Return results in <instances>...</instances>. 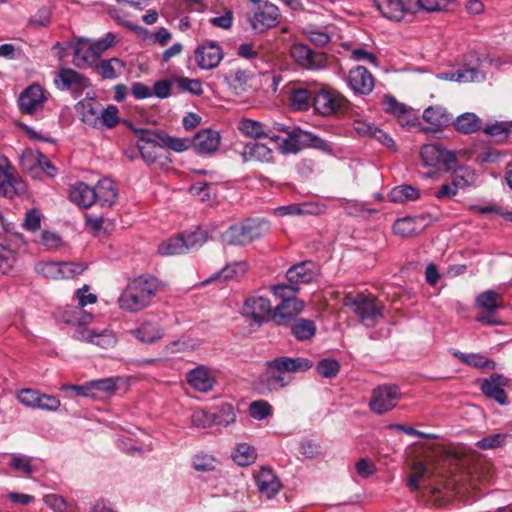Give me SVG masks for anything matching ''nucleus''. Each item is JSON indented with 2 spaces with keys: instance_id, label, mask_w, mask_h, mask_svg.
Here are the masks:
<instances>
[{
  "instance_id": "27",
  "label": "nucleus",
  "mask_w": 512,
  "mask_h": 512,
  "mask_svg": "<svg viewBox=\"0 0 512 512\" xmlns=\"http://www.w3.org/2000/svg\"><path fill=\"white\" fill-rule=\"evenodd\" d=\"M423 119L436 128L447 127L453 122V115L440 105L430 106L423 112Z\"/></svg>"
},
{
  "instance_id": "15",
  "label": "nucleus",
  "mask_w": 512,
  "mask_h": 512,
  "mask_svg": "<svg viewBox=\"0 0 512 512\" xmlns=\"http://www.w3.org/2000/svg\"><path fill=\"white\" fill-rule=\"evenodd\" d=\"M73 338L81 342L92 343L102 349H110L117 344L116 335L109 329L96 331L94 329L81 327L76 330Z\"/></svg>"
},
{
  "instance_id": "7",
  "label": "nucleus",
  "mask_w": 512,
  "mask_h": 512,
  "mask_svg": "<svg viewBox=\"0 0 512 512\" xmlns=\"http://www.w3.org/2000/svg\"><path fill=\"white\" fill-rule=\"evenodd\" d=\"M290 57L302 69L321 70L328 65V56L322 51L312 50L302 43H294L289 50Z\"/></svg>"
},
{
  "instance_id": "50",
  "label": "nucleus",
  "mask_w": 512,
  "mask_h": 512,
  "mask_svg": "<svg viewBox=\"0 0 512 512\" xmlns=\"http://www.w3.org/2000/svg\"><path fill=\"white\" fill-rule=\"evenodd\" d=\"M207 240V233L204 230H196L194 232L183 234V241L185 242L186 252L198 249Z\"/></svg>"
},
{
  "instance_id": "16",
  "label": "nucleus",
  "mask_w": 512,
  "mask_h": 512,
  "mask_svg": "<svg viewBox=\"0 0 512 512\" xmlns=\"http://www.w3.org/2000/svg\"><path fill=\"white\" fill-rule=\"evenodd\" d=\"M194 54L198 67L204 70L216 68L223 59V51L215 42H205L199 45Z\"/></svg>"
},
{
  "instance_id": "33",
  "label": "nucleus",
  "mask_w": 512,
  "mask_h": 512,
  "mask_svg": "<svg viewBox=\"0 0 512 512\" xmlns=\"http://www.w3.org/2000/svg\"><path fill=\"white\" fill-rule=\"evenodd\" d=\"M475 305L488 312H493L504 306L503 296L494 290H486L476 297Z\"/></svg>"
},
{
  "instance_id": "14",
  "label": "nucleus",
  "mask_w": 512,
  "mask_h": 512,
  "mask_svg": "<svg viewBox=\"0 0 512 512\" xmlns=\"http://www.w3.org/2000/svg\"><path fill=\"white\" fill-rule=\"evenodd\" d=\"M47 96L38 84L28 86L18 97V106L23 114L33 115L42 110Z\"/></svg>"
},
{
  "instance_id": "34",
  "label": "nucleus",
  "mask_w": 512,
  "mask_h": 512,
  "mask_svg": "<svg viewBox=\"0 0 512 512\" xmlns=\"http://www.w3.org/2000/svg\"><path fill=\"white\" fill-rule=\"evenodd\" d=\"M438 78L447 81L468 83L478 81L479 78L483 79L484 77L476 68L465 67L457 71L441 73L438 75Z\"/></svg>"
},
{
  "instance_id": "28",
  "label": "nucleus",
  "mask_w": 512,
  "mask_h": 512,
  "mask_svg": "<svg viewBox=\"0 0 512 512\" xmlns=\"http://www.w3.org/2000/svg\"><path fill=\"white\" fill-rule=\"evenodd\" d=\"M130 333L143 343H155L162 339L164 330L153 322H144L140 327L132 329Z\"/></svg>"
},
{
  "instance_id": "29",
  "label": "nucleus",
  "mask_w": 512,
  "mask_h": 512,
  "mask_svg": "<svg viewBox=\"0 0 512 512\" xmlns=\"http://www.w3.org/2000/svg\"><path fill=\"white\" fill-rule=\"evenodd\" d=\"M242 157L244 161L271 162L273 150L263 143L253 142L244 146Z\"/></svg>"
},
{
  "instance_id": "62",
  "label": "nucleus",
  "mask_w": 512,
  "mask_h": 512,
  "mask_svg": "<svg viewBox=\"0 0 512 512\" xmlns=\"http://www.w3.org/2000/svg\"><path fill=\"white\" fill-rule=\"evenodd\" d=\"M262 45L256 43H243L237 49V55L247 60H253L261 55Z\"/></svg>"
},
{
  "instance_id": "30",
  "label": "nucleus",
  "mask_w": 512,
  "mask_h": 512,
  "mask_svg": "<svg viewBox=\"0 0 512 512\" xmlns=\"http://www.w3.org/2000/svg\"><path fill=\"white\" fill-rule=\"evenodd\" d=\"M55 83L62 89H69L72 86L86 88L90 85L89 80L86 77L77 71L68 68L60 70L58 79L55 80Z\"/></svg>"
},
{
  "instance_id": "19",
  "label": "nucleus",
  "mask_w": 512,
  "mask_h": 512,
  "mask_svg": "<svg viewBox=\"0 0 512 512\" xmlns=\"http://www.w3.org/2000/svg\"><path fill=\"white\" fill-rule=\"evenodd\" d=\"M22 190L23 183L17 178L14 168L9 164H0V195L13 198Z\"/></svg>"
},
{
  "instance_id": "52",
  "label": "nucleus",
  "mask_w": 512,
  "mask_h": 512,
  "mask_svg": "<svg viewBox=\"0 0 512 512\" xmlns=\"http://www.w3.org/2000/svg\"><path fill=\"white\" fill-rule=\"evenodd\" d=\"M63 263L45 262L39 263L36 270L39 274L46 278L60 279L62 278Z\"/></svg>"
},
{
  "instance_id": "21",
  "label": "nucleus",
  "mask_w": 512,
  "mask_h": 512,
  "mask_svg": "<svg viewBox=\"0 0 512 512\" xmlns=\"http://www.w3.org/2000/svg\"><path fill=\"white\" fill-rule=\"evenodd\" d=\"M100 57L93 42L81 40L75 46L73 63L78 68H85L92 65Z\"/></svg>"
},
{
  "instance_id": "4",
  "label": "nucleus",
  "mask_w": 512,
  "mask_h": 512,
  "mask_svg": "<svg viewBox=\"0 0 512 512\" xmlns=\"http://www.w3.org/2000/svg\"><path fill=\"white\" fill-rule=\"evenodd\" d=\"M273 295L281 302L273 309L272 321L277 326H288L304 309V302L295 294L298 288L284 284L271 288Z\"/></svg>"
},
{
  "instance_id": "35",
  "label": "nucleus",
  "mask_w": 512,
  "mask_h": 512,
  "mask_svg": "<svg viewBox=\"0 0 512 512\" xmlns=\"http://www.w3.org/2000/svg\"><path fill=\"white\" fill-rule=\"evenodd\" d=\"M476 181L477 174L475 170L469 166H458L452 172V182H454L458 190L473 186Z\"/></svg>"
},
{
  "instance_id": "49",
  "label": "nucleus",
  "mask_w": 512,
  "mask_h": 512,
  "mask_svg": "<svg viewBox=\"0 0 512 512\" xmlns=\"http://www.w3.org/2000/svg\"><path fill=\"white\" fill-rule=\"evenodd\" d=\"M316 370L324 378H333L339 373L340 364L335 359L325 358L317 364Z\"/></svg>"
},
{
  "instance_id": "59",
  "label": "nucleus",
  "mask_w": 512,
  "mask_h": 512,
  "mask_svg": "<svg viewBox=\"0 0 512 512\" xmlns=\"http://www.w3.org/2000/svg\"><path fill=\"white\" fill-rule=\"evenodd\" d=\"M60 400L53 395H48L45 393L39 394L37 399V403L35 404L34 409H41L45 411H57L60 407Z\"/></svg>"
},
{
  "instance_id": "1",
  "label": "nucleus",
  "mask_w": 512,
  "mask_h": 512,
  "mask_svg": "<svg viewBox=\"0 0 512 512\" xmlns=\"http://www.w3.org/2000/svg\"><path fill=\"white\" fill-rule=\"evenodd\" d=\"M265 372L260 376L259 383L262 386V392L265 390L272 392L287 386L291 379L286 373L305 372L313 367V362L303 357L281 356L267 361Z\"/></svg>"
},
{
  "instance_id": "63",
  "label": "nucleus",
  "mask_w": 512,
  "mask_h": 512,
  "mask_svg": "<svg viewBox=\"0 0 512 512\" xmlns=\"http://www.w3.org/2000/svg\"><path fill=\"white\" fill-rule=\"evenodd\" d=\"M16 261V254L13 250L0 244V270L3 273L9 272Z\"/></svg>"
},
{
  "instance_id": "37",
  "label": "nucleus",
  "mask_w": 512,
  "mask_h": 512,
  "mask_svg": "<svg viewBox=\"0 0 512 512\" xmlns=\"http://www.w3.org/2000/svg\"><path fill=\"white\" fill-rule=\"evenodd\" d=\"M455 129L463 134H472L480 130L481 121L474 113L466 112L461 114L452 122Z\"/></svg>"
},
{
  "instance_id": "36",
  "label": "nucleus",
  "mask_w": 512,
  "mask_h": 512,
  "mask_svg": "<svg viewBox=\"0 0 512 512\" xmlns=\"http://www.w3.org/2000/svg\"><path fill=\"white\" fill-rule=\"evenodd\" d=\"M453 356L461 362L478 369H495L496 363L481 354H465L457 350L452 351Z\"/></svg>"
},
{
  "instance_id": "26",
  "label": "nucleus",
  "mask_w": 512,
  "mask_h": 512,
  "mask_svg": "<svg viewBox=\"0 0 512 512\" xmlns=\"http://www.w3.org/2000/svg\"><path fill=\"white\" fill-rule=\"evenodd\" d=\"M93 187L84 182H77L69 190V198L80 207L88 208L95 203Z\"/></svg>"
},
{
  "instance_id": "56",
  "label": "nucleus",
  "mask_w": 512,
  "mask_h": 512,
  "mask_svg": "<svg viewBox=\"0 0 512 512\" xmlns=\"http://www.w3.org/2000/svg\"><path fill=\"white\" fill-rule=\"evenodd\" d=\"M415 230V222L411 217L398 219L393 225L394 233L402 237H409L413 235Z\"/></svg>"
},
{
  "instance_id": "3",
  "label": "nucleus",
  "mask_w": 512,
  "mask_h": 512,
  "mask_svg": "<svg viewBox=\"0 0 512 512\" xmlns=\"http://www.w3.org/2000/svg\"><path fill=\"white\" fill-rule=\"evenodd\" d=\"M460 455L454 450L438 448L424 459L415 458L410 464L411 475L407 480H419L423 477H446V463L456 462L460 460Z\"/></svg>"
},
{
  "instance_id": "12",
  "label": "nucleus",
  "mask_w": 512,
  "mask_h": 512,
  "mask_svg": "<svg viewBox=\"0 0 512 512\" xmlns=\"http://www.w3.org/2000/svg\"><path fill=\"white\" fill-rule=\"evenodd\" d=\"M242 314L261 325L272 321L273 308L269 299L262 296H252L246 299Z\"/></svg>"
},
{
  "instance_id": "24",
  "label": "nucleus",
  "mask_w": 512,
  "mask_h": 512,
  "mask_svg": "<svg viewBox=\"0 0 512 512\" xmlns=\"http://www.w3.org/2000/svg\"><path fill=\"white\" fill-rule=\"evenodd\" d=\"M187 382L196 390L200 392L210 391L214 384L215 379L210 370L204 366L196 367L187 374Z\"/></svg>"
},
{
  "instance_id": "2",
  "label": "nucleus",
  "mask_w": 512,
  "mask_h": 512,
  "mask_svg": "<svg viewBox=\"0 0 512 512\" xmlns=\"http://www.w3.org/2000/svg\"><path fill=\"white\" fill-rule=\"evenodd\" d=\"M158 290V281L154 277L140 276L128 283L122 291L118 303L121 309L138 312L148 307Z\"/></svg>"
},
{
  "instance_id": "8",
  "label": "nucleus",
  "mask_w": 512,
  "mask_h": 512,
  "mask_svg": "<svg viewBox=\"0 0 512 512\" xmlns=\"http://www.w3.org/2000/svg\"><path fill=\"white\" fill-rule=\"evenodd\" d=\"M348 100L335 90L321 89L313 96L315 111L323 116L343 111L347 108Z\"/></svg>"
},
{
  "instance_id": "5",
  "label": "nucleus",
  "mask_w": 512,
  "mask_h": 512,
  "mask_svg": "<svg viewBox=\"0 0 512 512\" xmlns=\"http://www.w3.org/2000/svg\"><path fill=\"white\" fill-rule=\"evenodd\" d=\"M343 305L355 314L358 321L367 328L375 327L383 317V305L373 295L346 294Z\"/></svg>"
},
{
  "instance_id": "58",
  "label": "nucleus",
  "mask_w": 512,
  "mask_h": 512,
  "mask_svg": "<svg viewBox=\"0 0 512 512\" xmlns=\"http://www.w3.org/2000/svg\"><path fill=\"white\" fill-rule=\"evenodd\" d=\"M175 82L181 91H188L193 95H201L203 93L202 83L198 79L180 77Z\"/></svg>"
},
{
  "instance_id": "55",
  "label": "nucleus",
  "mask_w": 512,
  "mask_h": 512,
  "mask_svg": "<svg viewBox=\"0 0 512 512\" xmlns=\"http://www.w3.org/2000/svg\"><path fill=\"white\" fill-rule=\"evenodd\" d=\"M135 134L138 138L137 145H159L161 146V138L163 134H159L156 131L148 129L135 130Z\"/></svg>"
},
{
  "instance_id": "6",
  "label": "nucleus",
  "mask_w": 512,
  "mask_h": 512,
  "mask_svg": "<svg viewBox=\"0 0 512 512\" xmlns=\"http://www.w3.org/2000/svg\"><path fill=\"white\" fill-rule=\"evenodd\" d=\"M269 229L266 221L247 220L228 228L222 239L229 245H246L264 235Z\"/></svg>"
},
{
  "instance_id": "23",
  "label": "nucleus",
  "mask_w": 512,
  "mask_h": 512,
  "mask_svg": "<svg viewBox=\"0 0 512 512\" xmlns=\"http://www.w3.org/2000/svg\"><path fill=\"white\" fill-rule=\"evenodd\" d=\"M76 111L80 115V120L93 128L100 127L101 105L92 98H86L79 101L76 105Z\"/></svg>"
},
{
  "instance_id": "13",
  "label": "nucleus",
  "mask_w": 512,
  "mask_h": 512,
  "mask_svg": "<svg viewBox=\"0 0 512 512\" xmlns=\"http://www.w3.org/2000/svg\"><path fill=\"white\" fill-rule=\"evenodd\" d=\"M377 10L387 19L401 21L406 14L415 13L414 0H371Z\"/></svg>"
},
{
  "instance_id": "42",
  "label": "nucleus",
  "mask_w": 512,
  "mask_h": 512,
  "mask_svg": "<svg viewBox=\"0 0 512 512\" xmlns=\"http://www.w3.org/2000/svg\"><path fill=\"white\" fill-rule=\"evenodd\" d=\"M318 212V206L312 203L289 204L275 209V213L279 216L316 214Z\"/></svg>"
},
{
  "instance_id": "48",
  "label": "nucleus",
  "mask_w": 512,
  "mask_h": 512,
  "mask_svg": "<svg viewBox=\"0 0 512 512\" xmlns=\"http://www.w3.org/2000/svg\"><path fill=\"white\" fill-rule=\"evenodd\" d=\"M512 122H498L487 125L484 133L494 137L497 141H504L509 137Z\"/></svg>"
},
{
  "instance_id": "41",
  "label": "nucleus",
  "mask_w": 512,
  "mask_h": 512,
  "mask_svg": "<svg viewBox=\"0 0 512 512\" xmlns=\"http://www.w3.org/2000/svg\"><path fill=\"white\" fill-rule=\"evenodd\" d=\"M313 96L311 91L306 88H295L291 91V106L297 111H306L311 103L313 104Z\"/></svg>"
},
{
  "instance_id": "11",
  "label": "nucleus",
  "mask_w": 512,
  "mask_h": 512,
  "mask_svg": "<svg viewBox=\"0 0 512 512\" xmlns=\"http://www.w3.org/2000/svg\"><path fill=\"white\" fill-rule=\"evenodd\" d=\"M280 11L272 3L265 2L259 5L249 16V23L254 31L263 33L279 23Z\"/></svg>"
},
{
  "instance_id": "38",
  "label": "nucleus",
  "mask_w": 512,
  "mask_h": 512,
  "mask_svg": "<svg viewBox=\"0 0 512 512\" xmlns=\"http://www.w3.org/2000/svg\"><path fill=\"white\" fill-rule=\"evenodd\" d=\"M158 253L162 256H175L187 253L183 234L161 242L158 246Z\"/></svg>"
},
{
  "instance_id": "9",
  "label": "nucleus",
  "mask_w": 512,
  "mask_h": 512,
  "mask_svg": "<svg viewBox=\"0 0 512 512\" xmlns=\"http://www.w3.org/2000/svg\"><path fill=\"white\" fill-rule=\"evenodd\" d=\"M401 398L400 390L395 385H382L375 388L369 401L370 409L382 415L391 411Z\"/></svg>"
},
{
  "instance_id": "10",
  "label": "nucleus",
  "mask_w": 512,
  "mask_h": 512,
  "mask_svg": "<svg viewBox=\"0 0 512 512\" xmlns=\"http://www.w3.org/2000/svg\"><path fill=\"white\" fill-rule=\"evenodd\" d=\"M420 156L425 165L437 167L442 164L446 171L452 170L453 165L458 162L455 151L447 150L436 143L423 145Z\"/></svg>"
},
{
  "instance_id": "20",
  "label": "nucleus",
  "mask_w": 512,
  "mask_h": 512,
  "mask_svg": "<svg viewBox=\"0 0 512 512\" xmlns=\"http://www.w3.org/2000/svg\"><path fill=\"white\" fill-rule=\"evenodd\" d=\"M317 276L316 267L311 261H304L290 267L286 273L287 280L291 284H306L312 282Z\"/></svg>"
},
{
  "instance_id": "46",
  "label": "nucleus",
  "mask_w": 512,
  "mask_h": 512,
  "mask_svg": "<svg viewBox=\"0 0 512 512\" xmlns=\"http://www.w3.org/2000/svg\"><path fill=\"white\" fill-rule=\"evenodd\" d=\"M240 132L250 138H261L269 136L258 121L251 119H242L238 124Z\"/></svg>"
},
{
  "instance_id": "51",
  "label": "nucleus",
  "mask_w": 512,
  "mask_h": 512,
  "mask_svg": "<svg viewBox=\"0 0 512 512\" xmlns=\"http://www.w3.org/2000/svg\"><path fill=\"white\" fill-rule=\"evenodd\" d=\"M250 416L257 420H263L272 414V406L265 400L253 401L249 405Z\"/></svg>"
},
{
  "instance_id": "44",
  "label": "nucleus",
  "mask_w": 512,
  "mask_h": 512,
  "mask_svg": "<svg viewBox=\"0 0 512 512\" xmlns=\"http://www.w3.org/2000/svg\"><path fill=\"white\" fill-rule=\"evenodd\" d=\"M10 466L15 471L22 472L26 476H32L37 471V466L33 459L26 455H12Z\"/></svg>"
},
{
  "instance_id": "61",
  "label": "nucleus",
  "mask_w": 512,
  "mask_h": 512,
  "mask_svg": "<svg viewBox=\"0 0 512 512\" xmlns=\"http://www.w3.org/2000/svg\"><path fill=\"white\" fill-rule=\"evenodd\" d=\"M193 468L197 471L206 472L215 470L217 461L211 455H196L192 462Z\"/></svg>"
},
{
  "instance_id": "57",
  "label": "nucleus",
  "mask_w": 512,
  "mask_h": 512,
  "mask_svg": "<svg viewBox=\"0 0 512 512\" xmlns=\"http://www.w3.org/2000/svg\"><path fill=\"white\" fill-rule=\"evenodd\" d=\"M415 12L424 10L427 12L441 11L447 8V0H414Z\"/></svg>"
},
{
  "instance_id": "43",
  "label": "nucleus",
  "mask_w": 512,
  "mask_h": 512,
  "mask_svg": "<svg viewBox=\"0 0 512 512\" xmlns=\"http://www.w3.org/2000/svg\"><path fill=\"white\" fill-rule=\"evenodd\" d=\"M232 459L239 466H248L256 459L255 449L247 443H240L235 447Z\"/></svg>"
},
{
  "instance_id": "25",
  "label": "nucleus",
  "mask_w": 512,
  "mask_h": 512,
  "mask_svg": "<svg viewBox=\"0 0 512 512\" xmlns=\"http://www.w3.org/2000/svg\"><path fill=\"white\" fill-rule=\"evenodd\" d=\"M93 189L96 194L95 203L110 207L116 202L118 192L115 183L111 179L104 178L99 180Z\"/></svg>"
},
{
  "instance_id": "32",
  "label": "nucleus",
  "mask_w": 512,
  "mask_h": 512,
  "mask_svg": "<svg viewBox=\"0 0 512 512\" xmlns=\"http://www.w3.org/2000/svg\"><path fill=\"white\" fill-rule=\"evenodd\" d=\"M290 325L291 333L298 341L310 340L316 333V324L311 319L296 317Z\"/></svg>"
},
{
  "instance_id": "22",
  "label": "nucleus",
  "mask_w": 512,
  "mask_h": 512,
  "mask_svg": "<svg viewBox=\"0 0 512 512\" xmlns=\"http://www.w3.org/2000/svg\"><path fill=\"white\" fill-rule=\"evenodd\" d=\"M220 144V135L211 129L199 131L193 138V148L199 154H211L215 152Z\"/></svg>"
},
{
  "instance_id": "47",
  "label": "nucleus",
  "mask_w": 512,
  "mask_h": 512,
  "mask_svg": "<svg viewBox=\"0 0 512 512\" xmlns=\"http://www.w3.org/2000/svg\"><path fill=\"white\" fill-rule=\"evenodd\" d=\"M247 271V264L239 261L226 265L221 271L216 273L211 280L223 278L224 280L236 279Z\"/></svg>"
},
{
  "instance_id": "60",
  "label": "nucleus",
  "mask_w": 512,
  "mask_h": 512,
  "mask_svg": "<svg viewBox=\"0 0 512 512\" xmlns=\"http://www.w3.org/2000/svg\"><path fill=\"white\" fill-rule=\"evenodd\" d=\"M506 434H492L476 442V447L481 450L501 447L506 440Z\"/></svg>"
},
{
  "instance_id": "17",
  "label": "nucleus",
  "mask_w": 512,
  "mask_h": 512,
  "mask_svg": "<svg viewBox=\"0 0 512 512\" xmlns=\"http://www.w3.org/2000/svg\"><path fill=\"white\" fill-rule=\"evenodd\" d=\"M347 81L354 93L368 95L374 88V77L364 66H357L348 73Z\"/></svg>"
},
{
  "instance_id": "45",
  "label": "nucleus",
  "mask_w": 512,
  "mask_h": 512,
  "mask_svg": "<svg viewBox=\"0 0 512 512\" xmlns=\"http://www.w3.org/2000/svg\"><path fill=\"white\" fill-rule=\"evenodd\" d=\"M92 398H98L102 395L112 394L116 390L114 378H102L89 381Z\"/></svg>"
},
{
  "instance_id": "18",
  "label": "nucleus",
  "mask_w": 512,
  "mask_h": 512,
  "mask_svg": "<svg viewBox=\"0 0 512 512\" xmlns=\"http://www.w3.org/2000/svg\"><path fill=\"white\" fill-rule=\"evenodd\" d=\"M508 378L502 374L494 373L481 383L482 393L491 399H494L500 405L507 403V394L504 387L508 385Z\"/></svg>"
},
{
  "instance_id": "64",
  "label": "nucleus",
  "mask_w": 512,
  "mask_h": 512,
  "mask_svg": "<svg viewBox=\"0 0 512 512\" xmlns=\"http://www.w3.org/2000/svg\"><path fill=\"white\" fill-rule=\"evenodd\" d=\"M40 392L31 388H24L18 391V401L26 407L35 408Z\"/></svg>"
},
{
  "instance_id": "54",
  "label": "nucleus",
  "mask_w": 512,
  "mask_h": 512,
  "mask_svg": "<svg viewBox=\"0 0 512 512\" xmlns=\"http://www.w3.org/2000/svg\"><path fill=\"white\" fill-rule=\"evenodd\" d=\"M190 146V140L185 138H175L169 135L163 134L161 138V147L169 148L175 152H184Z\"/></svg>"
},
{
  "instance_id": "53",
  "label": "nucleus",
  "mask_w": 512,
  "mask_h": 512,
  "mask_svg": "<svg viewBox=\"0 0 512 512\" xmlns=\"http://www.w3.org/2000/svg\"><path fill=\"white\" fill-rule=\"evenodd\" d=\"M100 127L105 126L107 128L115 127L119 122L118 108L114 105H109L107 108L102 109L100 112Z\"/></svg>"
},
{
  "instance_id": "40",
  "label": "nucleus",
  "mask_w": 512,
  "mask_h": 512,
  "mask_svg": "<svg viewBox=\"0 0 512 512\" xmlns=\"http://www.w3.org/2000/svg\"><path fill=\"white\" fill-rule=\"evenodd\" d=\"M391 202L404 203L414 201L420 197L419 190L411 185H400L391 190L388 195Z\"/></svg>"
},
{
  "instance_id": "31",
  "label": "nucleus",
  "mask_w": 512,
  "mask_h": 512,
  "mask_svg": "<svg viewBox=\"0 0 512 512\" xmlns=\"http://www.w3.org/2000/svg\"><path fill=\"white\" fill-rule=\"evenodd\" d=\"M103 79H116L125 69V63L118 58L101 60L95 67Z\"/></svg>"
},
{
  "instance_id": "39",
  "label": "nucleus",
  "mask_w": 512,
  "mask_h": 512,
  "mask_svg": "<svg viewBox=\"0 0 512 512\" xmlns=\"http://www.w3.org/2000/svg\"><path fill=\"white\" fill-rule=\"evenodd\" d=\"M214 425L228 426L236 421L234 407L229 403H222L211 409Z\"/></svg>"
}]
</instances>
